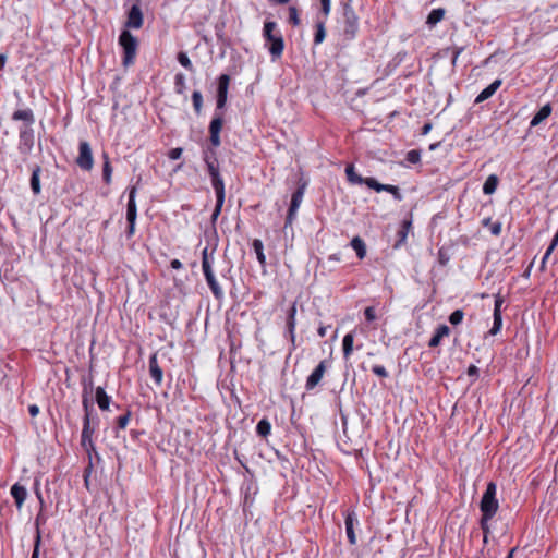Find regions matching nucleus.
<instances>
[{"mask_svg":"<svg viewBox=\"0 0 558 558\" xmlns=\"http://www.w3.org/2000/svg\"><path fill=\"white\" fill-rule=\"evenodd\" d=\"M344 16H345V27L344 33L350 38H353L357 32L359 23L357 17L351 7L344 8Z\"/></svg>","mask_w":558,"mask_h":558,"instance_id":"9","label":"nucleus"},{"mask_svg":"<svg viewBox=\"0 0 558 558\" xmlns=\"http://www.w3.org/2000/svg\"><path fill=\"white\" fill-rule=\"evenodd\" d=\"M213 260H210L207 248H204L202 252V269L204 275L211 274L213 271Z\"/></svg>","mask_w":558,"mask_h":558,"instance_id":"32","label":"nucleus"},{"mask_svg":"<svg viewBox=\"0 0 558 558\" xmlns=\"http://www.w3.org/2000/svg\"><path fill=\"white\" fill-rule=\"evenodd\" d=\"M411 225H412L411 220H404L402 222L401 229L398 231L399 240L396 244V247H398L400 244H402L407 241L409 231L411 229Z\"/></svg>","mask_w":558,"mask_h":558,"instance_id":"30","label":"nucleus"},{"mask_svg":"<svg viewBox=\"0 0 558 558\" xmlns=\"http://www.w3.org/2000/svg\"><path fill=\"white\" fill-rule=\"evenodd\" d=\"M497 185H498L497 175L490 174L484 182V185H483L484 194L490 195V194L495 193Z\"/></svg>","mask_w":558,"mask_h":558,"instance_id":"26","label":"nucleus"},{"mask_svg":"<svg viewBox=\"0 0 558 558\" xmlns=\"http://www.w3.org/2000/svg\"><path fill=\"white\" fill-rule=\"evenodd\" d=\"M102 158H104V167H102L104 181L107 184H110L111 177H112V167L110 165L109 156L106 153H104Z\"/></svg>","mask_w":558,"mask_h":558,"instance_id":"28","label":"nucleus"},{"mask_svg":"<svg viewBox=\"0 0 558 558\" xmlns=\"http://www.w3.org/2000/svg\"><path fill=\"white\" fill-rule=\"evenodd\" d=\"M430 130H432V124L426 123V124L423 126L422 134H423V135H426Z\"/></svg>","mask_w":558,"mask_h":558,"instance_id":"62","label":"nucleus"},{"mask_svg":"<svg viewBox=\"0 0 558 558\" xmlns=\"http://www.w3.org/2000/svg\"><path fill=\"white\" fill-rule=\"evenodd\" d=\"M372 372L379 377H384V378L388 377V372L386 371V368L383 365H374L372 367Z\"/></svg>","mask_w":558,"mask_h":558,"instance_id":"45","label":"nucleus"},{"mask_svg":"<svg viewBox=\"0 0 558 558\" xmlns=\"http://www.w3.org/2000/svg\"><path fill=\"white\" fill-rule=\"evenodd\" d=\"M136 193L137 190L135 186L130 187L129 190V201L126 206V220L128 222H136L137 217V207H136Z\"/></svg>","mask_w":558,"mask_h":558,"instance_id":"11","label":"nucleus"},{"mask_svg":"<svg viewBox=\"0 0 558 558\" xmlns=\"http://www.w3.org/2000/svg\"><path fill=\"white\" fill-rule=\"evenodd\" d=\"M504 303V300L500 295H497L495 299V305H494V315H501V305Z\"/></svg>","mask_w":558,"mask_h":558,"instance_id":"50","label":"nucleus"},{"mask_svg":"<svg viewBox=\"0 0 558 558\" xmlns=\"http://www.w3.org/2000/svg\"><path fill=\"white\" fill-rule=\"evenodd\" d=\"M12 119L15 121H24L27 124H33L35 121L34 113L31 109H23V110L15 111L12 116Z\"/></svg>","mask_w":558,"mask_h":558,"instance_id":"21","label":"nucleus"},{"mask_svg":"<svg viewBox=\"0 0 558 558\" xmlns=\"http://www.w3.org/2000/svg\"><path fill=\"white\" fill-rule=\"evenodd\" d=\"M271 425L267 420H260L257 423L256 432L262 437H267L270 434Z\"/></svg>","mask_w":558,"mask_h":558,"instance_id":"34","label":"nucleus"},{"mask_svg":"<svg viewBox=\"0 0 558 558\" xmlns=\"http://www.w3.org/2000/svg\"><path fill=\"white\" fill-rule=\"evenodd\" d=\"M468 373H469V375L476 374L477 373L476 366H474V365L470 366Z\"/></svg>","mask_w":558,"mask_h":558,"instance_id":"64","label":"nucleus"},{"mask_svg":"<svg viewBox=\"0 0 558 558\" xmlns=\"http://www.w3.org/2000/svg\"><path fill=\"white\" fill-rule=\"evenodd\" d=\"M206 163L210 178L214 177L215 174H219L218 167L215 165L214 161L206 160Z\"/></svg>","mask_w":558,"mask_h":558,"instance_id":"51","label":"nucleus"},{"mask_svg":"<svg viewBox=\"0 0 558 558\" xmlns=\"http://www.w3.org/2000/svg\"><path fill=\"white\" fill-rule=\"evenodd\" d=\"M489 230H490L492 234H494L496 236L499 235L501 232V223L500 222L492 223L489 227Z\"/></svg>","mask_w":558,"mask_h":558,"instance_id":"53","label":"nucleus"},{"mask_svg":"<svg viewBox=\"0 0 558 558\" xmlns=\"http://www.w3.org/2000/svg\"><path fill=\"white\" fill-rule=\"evenodd\" d=\"M263 35L268 44V51L272 59L280 58L284 49V43L281 33L277 31V24L272 21L265 22Z\"/></svg>","mask_w":558,"mask_h":558,"instance_id":"1","label":"nucleus"},{"mask_svg":"<svg viewBox=\"0 0 558 558\" xmlns=\"http://www.w3.org/2000/svg\"><path fill=\"white\" fill-rule=\"evenodd\" d=\"M356 518L354 515V513H349L347 517H345V532H347V536H348V539L350 542V544L354 545L356 543V536H355V533H354V525L356 524Z\"/></svg>","mask_w":558,"mask_h":558,"instance_id":"16","label":"nucleus"},{"mask_svg":"<svg viewBox=\"0 0 558 558\" xmlns=\"http://www.w3.org/2000/svg\"><path fill=\"white\" fill-rule=\"evenodd\" d=\"M183 267L182 263L179 259L171 260V268L181 269Z\"/></svg>","mask_w":558,"mask_h":558,"instance_id":"58","label":"nucleus"},{"mask_svg":"<svg viewBox=\"0 0 558 558\" xmlns=\"http://www.w3.org/2000/svg\"><path fill=\"white\" fill-rule=\"evenodd\" d=\"M327 369V361H320L319 364L315 367V369L310 374L306 379L305 388L306 390H313L324 377V374Z\"/></svg>","mask_w":558,"mask_h":558,"instance_id":"7","label":"nucleus"},{"mask_svg":"<svg viewBox=\"0 0 558 558\" xmlns=\"http://www.w3.org/2000/svg\"><path fill=\"white\" fill-rule=\"evenodd\" d=\"M463 317H464L463 311L462 310H456V311H453L450 314L449 322L452 325H459L463 320Z\"/></svg>","mask_w":558,"mask_h":558,"instance_id":"37","label":"nucleus"},{"mask_svg":"<svg viewBox=\"0 0 558 558\" xmlns=\"http://www.w3.org/2000/svg\"><path fill=\"white\" fill-rule=\"evenodd\" d=\"M175 86L178 88V92H181V88L184 86V76L182 74H178L175 76Z\"/></svg>","mask_w":558,"mask_h":558,"instance_id":"55","label":"nucleus"},{"mask_svg":"<svg viewBox=\"0 0 558 558\" xmlns=\"http://www.w3.org/2000/svg\"><path fill=\"white\" fill-rule=\"evenodd\" d=\"M7 57L4 54H0V69H2L5 64Z\"/></svg>","mask_w":558,"mask_h":558,"instance_id":"63","label":"nucleus"},{"mask_svg":"<svg viewBox=\"0 0 558 558\" xmlns=\"http://www.w3.org/2000/svg\"><path fill=\"white\" fill-rule=\"evenodd\" d=\"M143 25V13L140 5L134 4L128 13V20L125 26L128 28L138 29Z\"/></svg>","mask_w":558,"mask_h":558,"instance_id":"8","label":"nucleus"},{"mask_svg":"<svg viewBox=\"0 0 558 558\" xmlns=\"http://www.w3.org/2000/svg\"><path fill=\"white\" fill-rule=\"evenodd\" d=\"M289 13H290V21L292 22V24L298 25L300 23L298 10L294 7H290Z\"/></svg>","mask_w":558,"mask_h":558,"instance_id":"48","label":"nucleus"},{"mask_svg":"<svg viewBox=\"0 0 558 558\" xmlns=\"http://www.w3.org/2000/svg\"><path fill=\"white\" fill-rule=\"evenodd\" d=\"M449 332H450V329L447 325L439 326L436 329V332L434 333V336L430 338L428 345L432 348L437 347L440 343L441 339L444 337H447L449 335Z\"/></svg>","mask_w":558,"mask_h":558,"instance_id":"17","label":"nucleus"},{"mask_svg":"<svg viewBox=\"0 0 558 558\" xmlns=\"http://www.w3.org/2000/svg\"><path fill=\"white\" fill-rule=\"evenodd\" d=\"M149 374L157 386H160L163 380V372L158 365L157 354L149 357Z\"/></svg>","mask_w":558,"mask_h":558,"instance_id":"12","label":"nucleus"},{"mask_svg":"<svg viewBox=\"0 0 558 558\" xmlns=\"http://www.w3.org/2000/svg\"><path fill=\"white\" fill-rule=\"evenodd\" d=\"M129 422H130V412L125 413L124 415H121L118 418V427L120 429H124L128 426Z\"/></svg>","mask_w":558,"mask_h":558,"instance_id":"46","label":"nucleus"},{"mask_svg":"<svg viewBox=\"0 0 558 558\" xmlns=\"http://www.w3.org/2000/svg\"><path fill=\"white\" fill-rule=\"evenodd\" d=\"M210 142L213 146L217 147L220 145V133L210 132Z\"/></svg>","mask_w":558,"mask_h":558,"instance_id":"54","label":"nucleus"},{"mask_svg":"<svg viewBox=\"0 0 558 558\" xmlns=\"http://www.w3.org/2000/svg\"><path fill=\"white\" fill-rule=\"evenodd\" d=\"M320 5H322V13H323L322 19H325V21H326L330 13V10H331V0H320Z\"/></svg>","mask_w":558,"mask_h":558,"instance_id":"43","label":"nucleus"},{"mask_svg":"<svg viewBox=\"0 0 558 558\" xmlns=\"http://www.w3.org/2000/svg\"><path fill=\"white\" fill-rule=\"evenodd\" d=\"M496 495L497 485L494 482H489L480 502V510L486 518H494L498 511L499 502Z\"/></svg>","mask_w":558,"mask_h":558,"instance_id":"3","label":"nucleus"},{"mask_svg":"<svg viewBox=\"0 0 558 558\" xmlns=\"http://www.w3.org/2000/svg\"><path fill=\"white\" fill-rule=\"evenodd\" d=\"M223 203H225V199L219 201V199L216 198V206H215V209H214V211L211 214V220L213 221H216L218 216L220 215L221 208L223 206Z\"/></svg>","mask_w":558,"mask_h":558,"instance_id":"44","label":"nucleus"},{"mask_svg":"<svg viewBox=\"0 0 558 558\" xmlns=\"http://www.w3.org/2000/svg\"><path fill=\"white\" fill-rule=\"evenodd\" d=\"M383 192H388V193L392 194V196L397 201H401L402 199V195H401V193L399 191V187L396 186V185L384 184Z\"/></svg>","mask_w":558,"mask_h":558,"instance_id":"36","label":"nucleus"},{"mask_svg":"<svg viewBox=\"0 0 558 558\" xmlns=\"http://www.w3.org/2000/svg\"><path fill=\"white\" fill-rule=\"evenodd\" d=\"M500 85H501V80L500 78L495 80L492 84H489L486 88H484L477 95V97L475 98V102L480 104V102H483V101L487 100L488 98H490L496 93V90L500 87Z\"/></svg>","mask_w":558,"mask_h":558,"instance_id":"13","label":"nucleus"},{"mask_svg":"<svg viewBox=\"0 0 558 558\" xmlns=\"http://www.w3.org/2000/svg\"><path fill=\"white\" fill-rule=\"evenodd\" d=\"M325 23H326L325 19H320V17L317 19L316 33H315V37H314V43L316 45L322 44L325 39V36H326Z\"/></svg>","mask_w":558,"mask_h":558,"instance_id":"25","label":"nucleus"},{"mask_svg":"<svg viewBox=\"0 0 558 558\" xmlns=\"http://www.w3.org/2000/svg\"><path fill=\"white\" fill-rule=\"evenodd\" d=\"M405 159L410 163H417L421 160V154L418 150L412 149L407 153Z\"/></svg>","mask_w":558,"mask_h":558,"instance_id":"41","label":"nucleus"},{"mask_svg":"<svg viewBox=\"0 0 558 558\" xmlns=\"http://www.w3.org/2000/svg\"><path fill=\"white\" fill-rule=\"evenodd\" d=\"M77 166L83 170H90L94 166V158L90 145L87 142H81L78 147Z\"/></svg>","mask_w":558,"mask_h":558,"instance_id":"5","label":"nucleus"},{"mask_svg":"<svg viewBox=\"0 0 558 558\" xmlns=\"http://www.w3.org/2000/svg\"><path fill=\"white\" fill-rule=\"evenodd\" d=\"M493 518H486L484 514H482V519H481V529L483 530L484 534H488L489 533V524L488 522L492 520Z\"/></svg>","mask_w":558,"mask_h":558,"instance_id":"49","label":"nucleus"},{"mask_svg":"<svg viewBox=\"0 0 558 558\" xmlns=\"http://www.w3.org/2000/svg\"><path fill=\"white\" fill-rule=\"evenodd\" d=\"M364 315L368 322H373L377 318L375 308L372 306L365 308Z\"/></svg>","mask_w":558,"mask_h":558,"instance_id":"47","label":"nucleus"},{"mask_svg":"<svg viewBox=\"0 0 558 558\" xmlns=\"http://www.w3.org/2000/svg\"><path fill=\"white\" fill-rule=\"evenodd\" d=\"M119 45L121 46L123 50V59L122 64L126 68L134 63L137 48H138V41L135 36H133L130 31L124 29L121 32L119 36Z\"/></svg>","mask_w":558,"mask_h":558,"instance_id":"2","label":"nucleus"},{"mask_svg":"<svg viewBox=\"0 0 558 558\" xmlns=\"http://www.w3.org/2000/svg\"><path fill=\"white\" fill-rule=\"evenodd\" d=\"M551 106L550 104H546L544 105L538 111L537 113L532 118L531 122H530V126L531 128H534V126H537L538 124H541L544 120H546L550 113H551Z\"/></svg>","mask_w":558,"mask_h":558,"instance_id":"14","label":"nucleus"},{"mask_svg":"<svg viewBox=\"0 0 558 558\" xmlns=\"http://www.w3.org/2000/svg\"><path fill=\"white\" fill-rule=\"evenodd\" d=\"M96 401L98 407L106 411L109 409L111 398L106 393L102 387H97L96 389Z\"/></svg>","mask_w":558,"mask_h":558,"instance_id":"19","label":"nucleus"},{"mask_svg":"<svg viewBox=\"0 0 558 558\" xmlns=\"http://www.w3.org/2000/svg\"><path fill=\"white\" fill-rule=\"evenodd\" d=\"M40 167H35L32 171V177H31V189L33 191L34 194L38 195L41 191V187H40Z\"/></svg>","mask_w":558,"mask_h":558,"instance_id":"23","label":"nucleus"},{"mask_svg":"<svg viewBox=\"0 0 558 558\" xmlns=\"http://www.w3.org/2000/svg\"><path fill=\"white\" fill-rule=\"evenodd\" d=\"M444 15H445L444 9H434L428 14L426 23L429 26H434L444 19Z\"/></svg>","mask_w":558,"mask_h":558,"instance_id":"29","label":"nucleus"},{"mask_svg":"<svg viewBox=\"0 0 558 558\" xmlns=\"http://www.w3.org/2000/svg\"><path fill=\"white\" fill-rule=\"evenodd\" d=\"M11 495H12V497L15 500L16 507L19 509L22 508V506H23V504H24V501L26 499V496H27L26 488L24 486H22V485L14 484L11 487Z\"/></svg>","mask_w":558,"mask_h":558,"instance_id":"15","label":"nucleus"},{"mask_svg":"<svg viewBox=\"0 0 558 558\" xmlns=\"http://www.w3.org/2000/svg\"><path fill=\"white\" fill-rule=\"evenodd\" d=\"M304 191H305V185H302L292 194L290 207H289L287 219H286V227L292 225V222L296 216V213L300 208V205L303 201Z\"/></svg>","mask_w":558,"mask_h":558,"instance_id":"6","label":"nucleus"},{"mask_svg":"<svg viewBox=\"0 0 558 558\" xmlns=\"http://www.w3.org/2000/svg\"><path fill=\"white\" fill-rule=\"evenodd\" d=\"M83 405L85 409V416H84V424L82 429V436H81V445L86 451H90L95 449L94 442H93V435L95 433L97 421L92 423L89 408H88V401L86 399L83 400Z\"/></svg>","mask_w":558,"mask_h":558,"instance_id":"4","label":"nucleus"},{"mask_svg":"<svg viewBox=\"0 0 558 558\" xmlns=\"http://www.w3.org/2000/svg\"><path fill=\"white\" fill-rule=\"evenodd\" d=\"M182 148L178 147V148H173L170 150L169 153V158L172 159V160H177L181 157L182 155Z\"/></svg>","mask_w":558,"mask_h":558,"instance_id":"52","label":"nucleus"},{"mask_svg":"<svg viewBox=\"0 0 558 558\" xmlns=\"http://www.w3.org/2000/svg\"><path fill=\"white\" fill-rule=\"evenodd\" d=\"M204 276H205L207 284L209 286L213 294L216 298H220L222 295V290H221L218 281L216 280V277H215L214 272L207 274V275H204Z\"/></svg>","mask_w":558,"mask_h":558,"instance_id":"24","label":"nucleus"},{"mask_svg":"<svg viewBox=\"0 0 558 558\" xmlns=\"http://www.w3.org/2000/svg\"><path fill=\"white\" fill-rule=\"evenodd\" d=\"M328 328H329V326H320L317 330L319 337H322V338L325 337Z\"/></svg>","mask_w":558,"mask_h":558,"instance_id":"59","label":"nucleus"},{"mask_svg":"<svg viewBox=\"0 0 558 558\" xmlns=\"http://www.w3.org/2000/svg\"><path fill=\"white\" fill-rule=\"evenodd\" d=\"M135 223L136 222H129V229H128V235L132 236L135 232Z\"/></svg>","mask_w":558,"mask_h":558,"instance_id":"60","label":"nucleus"},{"mask_svg":"<svg viewBox=\"0 0 558 558\" xmlns=\"http://www.w3.org/2000/svg\"><path fill=\"white\" fill-rule=\"evenodd\" d=\"M351 247L355 251L360 259H363L366 256V245L360 236H354L351 240Z\"/></svg>","mask_w":558,"mask_h":558,"instance_id":"22","label":"nucleus"},{"mask_svg":"<svg viewBox=\"0 0 558 558\" xmlns=\"http://www.w3.org/2000/svg\"><path fill=\"white\" fill-rule=\"evenodd\" d=\"M221 128H222V119L220 117L214 118L210 122L209 131L220 133Z\"/></svg>","mask_w":558,"mask_h":558,"instance_id":"42","label":"nucleus"},{"mask_svg":"<svg viewBox=\"0 0 558 558\" xmlns=\"http://www.w3.org/2000/svg\"><path fill=\"white\" fill-rule=\"evenodd\" d=\"M229 81L230 78L227 74H222L218 80L217 108L219 109L223 108L227 102Z\"/></svg>","mask_w":558,"mask_h":558,"instance_id":"10","label":"nucleus"},{"mask_svg":"<svg viewBox=\"0 0 558 558\" xmlns=\"http://www.w3.org/2000/svg\"><path fill=\"white\" fill-rule=\"evenodd\" d=\"M501 326H502L501 315H498V314L494 315V323H493L492 329L489 330V333L493 336L497 335L500 331Z\"/></svg>","mask_w":558,"mask_h":558,"instance_id":"40","label":"nucleus"},{"mask_svg":"<svg viewBox=\"0 0 558 558\" xmlns=\"http://www.w3.org/2000/svg\"><path fill=\"white\" fill-rule=\"evenodd\" d=\"M556 246L557 245H554V242H551L550 245L547 247L545 254L549 257L551 255V253L554 252Z\"/></svg>","mask_w":558,"mask_h":558,"instance_id":"61","label":"nucleus"},{"mask_svg":"<svg viewBox=\"0 0 558 558\" xmlns=\"http://www.w3.org/2000/svg\"><path fill=\"white\" fill-rule=\"evenodd\" d=\"M295 315H296V305L293 304L289 310L288 322H287L288 329H289L292 338H294V329H295V324H296Z\"/></svg>","mask_w":558,"mask_h":558,"instance_id":"33","label":"nucleus"},{"mask_svg":"<svg viewBox=\"0 0 558 558\" xmlns=\"http://www.w3.org/2000/svg\"><path fill=\"white\" fill-rule=\"evenodd\" d=\"M178 61L186 70H189V71L193 70L192 62H191L190 58L187 57V54L185 52H180L178 54Z\"/></svg>","mask_w":558,"mask_h":558,"instance_id":"38","label":"nucleus"},{"mask_svg":"<svg viewBox=\"0 0 558 558\" xmlns=\"http://www.w3.org/2000/svg\"><path fill=\"white\" fill-rule=\"evenodd\" d=\"M28 412L34 417L39 413V408L36 404H32L28 408Z\"/></svg>","mask_w":558,"mask_h":558,"instance_id":"56","label":"nucleus"},{"mask_svg":"<svg viewBox=\"0 0 558 558\" xmlns=\"http://www.w3.org/2000/svg\"><path fill=\"white\" fill-rule=\"evenodd\" d=\"M345 173L350 183L364 184L365 178L355 173L353 165H350L345 168Z\"/></svg>","mask_w":558,"mask_h":558,"instance_id":"31","label":"nucleus"},{"mask_svg":"<svg viewBox=\"0 0 558 558\" xmlns=\"http://www.w3.org/2000/svg\"><path fill=\"white\" fill-rule=\"evenodd\" d=\"M32 558H39V537L32 554Z\"/></svg>","mask_w":558,"mask_h":558,"instance_id":"57","label":"nucleus"},{"mask_svg":"<svg viewBox=\"0 0 558 558\" xmlns=\"http://www.w3.org/2000/svg\"><path fill=\"white\" fill-rule=\"evenodd\" d=\"M354 333L351 331L343 337L342 351L344 359H349L353 352Z\"/></svg>","mask_w":558,"mask_h":558,"instance_id":"20","label":"nucleus"},{"mask_svg":"<svg viewBox=\"0 0 558 558\" xmlns=\"http://www.w3.org/2000/svg\"><path fill=\"white\" fill-rule=\"evenodd\" d=\"M192 101H193L195 111L197 113H199L202 110V106H203V96H202L201 92H198V90L193 92Z\"/></svg>","mask_w":558,"mask_h":558,"instance_id":"35","label":"nucleus"},{"mask_svg":"<svg viewBox=\"0 0 558 558\" xmlns=\"http://www.w3.org/2000/svg\"><path fill=\"white\" fill-rule=\"evenodd\" d=\"M211 179V185L216 194V198L221 201L225 199V184L220 174H215Z\"/></svg>","mask_w":558,"mask_h":558,"instance_id":"18","label":"nucleus"},{"mask_svg":"<svg viewBox=\"0 0 558 558\" xmlns=\"http://www.w3.org/2000/svg\"><path fill=\"white\" fill-rule=\"evenodd\" d=\"M364 184L367 185L369 189L375 190L376 192H383V183H379L374 178H365Z\"/></svg>","mask_w":558,"mask_h":558,"instance_id":"39","label":"nucleus"},{"mask_svg":"<svg viewBox=\"0 0 558 558\" xmlns=\"http://www.w3.org/2000/svg\"><path fill=\"white\" fill-rule=\"evenodd\" d=\"M253 250L256 254L257 260L262 266L266 265V256L264 254V245L263 242L258 239H255L252 243Z\"/></svg>","mask_w":558,"mask_h":558,"instance_id":"27","label":"nucleus"}]
</instances>
